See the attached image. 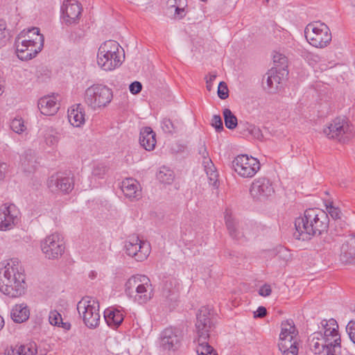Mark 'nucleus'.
Listing matches in <instances>:
<instances>
[{
	"mask_svg": "<svg viewBox=\"0 0 355 355\" xmlns=\"http://www.w3.org/2000/svg\"><path fill=\"white\" fill-rule=\"evenodd\" d=\"M329 220L324 211L318 209H308L303 217L295 219L296 231L294 237L298 240H309L311 236L320 235L327 230Z\"/></svg>",
	"mask_w": 355,
	"mask_h": 355,
	"instance_id": "f257e3e1",
	"label": "nucleus"
},
{
	"mask_svg": "<svg viewBox=\"0 0 355 355\" xmlns=\"http://www.w3.org/2000/svg\"><path fill=\"white\" fill-rule=\"evenodd\" d=\"M215 324L214 311L209 306H202L196 313L195 323L198 336L197 343L199 347L196 349L198 355H218L216 351L208 343L210 332L215 329Z\"/></svg>",
	"mask_w": 355,
	"mask_h": 355,
	"instance_id": "f03ea898",
	"label": "nucleus"
},
{
	"mask_svg": "<svg viewBox=\"0 0 355 355\" xmlns=\"http://www.w3.org/2000/svg\"><path fill=\"white\" fill-rule=\"evenodd\" d=\"M17 259L0 269V291L11 297L21 296L25 292V281L23 273L19 272Z\"/></svg>",
	"mask_w": 355,
	"mask_h": 355,
	"instance_id": "7ed1b4c3",
	"label": "nucleus"
},
{
	"mask_svg": "<svg viewBox=\"0 0 355 355\" xmlns=\"http://www.w3.org/2000/svg\"><path fill=\"white\" fill-rule=\"evenodd\" d=\"M26 35L28 38L23 39L26 34L21 32L15 42L17 55L21 60H29L35 58L44 46V38L43 35L40 33L38 28L28 29Z\"/></svg>",
	"mask_w": 355,
	"mask_h": 355,
	"instance_id": "20e7f679",
	"label": "nucleus"
},
{
	"mask_svg": "<svg viewBox=\"0 0 355 355\" xmlns=\"http://www.w3.org/2000/svg\"><path fill=\"white\" fill-rule=\"evenodd\" d=\"M125 295L139 304H146L153 297L152 285L145 275H133L125 284Z\"/></svg>",
	"mask_w": 355,
	"mask_h": 355,
	"instance_id": "39448f33",
	"label": "nucleus"
},
{
	"mask_svg": "<svg viewBox=\"0 0 355 355\" xmlns=\"http://www.w3.org/2000/svg\"><path fill=\"white\" fill-rule=\"evenodd\" d=\"M112 98V90L103 84H94L85 92V103L94 110L108 105Z\"/></svg>",
	"mask_w": 355,
	"mask_h": 355,
	"instance_id": "423d86ee",
	"label": "nucleus"
},
{
	"mask_svg": "<svg viewBox=\"0 0 355 355\" xmlns=\"http://www.w3.org/2000/svg\"><path fill=\"white\" fill-rule=\"evenodd\" d=\"M304 35L309 43L316 48H324L331 42L329 28L321 21L309 23L304 29Z\"/></svg>",
	"mask_w": 355,
	"mask_h": 355,
	"instance_id": "0eeeda50",
	"label": "nucleus"
},
{
	"mask_svg": "<svg viewBox=\"0 0 355 355\" xmlns=\"http://www.w3.org/2000/svg\"><path fill=\"white\" fill-rule=\"evenodd\" d=\"M77 310L84 324L89 329H95L100 323L99 303L90 297H85L77 304Z\"/></svg>",
	"mask_w": 355,
	"mask_h": 355,
	"instance_id": "6e6552de",
	"label": "nucleus"
},
{
	"mask_svg": "<svg viewBox=\"0 0 355 355\" xmlns=\"http://www.w3.org/2000/svg\"><path fill=\"white\" fill-rule=\"evenodd\" d=\"M225 222L229 235L234 240H240L243 237L247 238L253 234L252 223L239 220L233 216L231 210H225Z\"/></svg>",
	"mask_w": 355,
	"mask_h": 355,
	"instance_id": "1a4fd4ad",
	"label": "nucleus"
},
{
	"mask_svg": "<svg viewBox=\"0 0 355 355\" xmlns=\"http://www.w3.org/2000/svg\"><path fill=\"white\" fill-rule=\"evenodd\" d=\"M324 133L331 139H337L340 143H347L352 137V127L345 119L336 118L324 130Z\"/></svg>",
	"mask_w": 355,
	"mask_h": 355,
	"instance_id": "9d476101",
	"label": "nucleus"
},
{
	"mask_svg": "<svg viewBox=\"0 0 355 355\" xmlns=\"http://www.w3.org/2000/svg\"><path fill=\"white\" fill-rule=\"evenodd\" d=\"M41 249L45 257L49 259L60 258L65 249L62 236L59 233H53L47 236L41 242Z\"/></svg>",
	"mask_w": 355,
	"mask_h": 355,
	"instance_id": "9b49d317",
	"label": "nucleus"
},
{
	"mask_svg": "<svg viewBox=\"0 0 355 355\" xmlns=\"http://www.w3.org/2000/svg\"><path fill=\"white\" fill-rule=\"evenodd\" d=\"M150 243L141 240L137 235H131L125 241V253L137 261L145 260L150 254Z\"/></svg>",
	"mask_w": 355,
	"mask_h": 355,
	"instance_id": "f8f14e48",
	"label": "nucleus"
},
{
	"mask_svg": "<svg viewBox=\"0 0 355 355\" xmlns=\"http://www.w3.org/2000/svg\"><path fill=\"white\" fill-rule=\"evenodd\" d=\"M232 168L243 178L253 177L260 168V162L256 157H234Z\"/></svg>",
	"mask_w": 355,
	"mask_h": 355,
	"instance_id": "ddd939ff",
	"label": "nucleus"
},
{
	"mask_svg": "<svg viewBox=\"0 0 355 355\" xmlns=\"http://www.w3.org/2000/svg\"><path fill=\"white\" fill-rule=\"evenodd\" d=\"M73 176L71 171L53 173L47 180V186L52 192L69 193L73 190Z\"/></svg>",
	"mask_w": 355,
	"mask_h": 355,
	"instance_id": "4468645a",
	"label": "nucleus"
},
{
	"mask_svg": "<svg viewBox=\"0 0 355 355\" xmlns=\"http://www.w3.org/2000/svg\"><path fill=\"white\" fill-rule=\"evenodd\" d=\"M82 10V6L77 0H64L61 6L62 23L67 26L77 24Z\"/></svg>",
	"mask_w": 355,
	"mask_h": 355,
	"instance_id": "2eb2a0df",
	"label": "nucleus"
},
{
	"mask_svg": "<svg viewBox=\"0 0 355 355\" xmlns=\"http://www.w3.org/2000/svg\"><path fill=\"white\" fill-rule=\"evenodd\" d=\"M274 192L272 182L265 177L254 179L250 189V195L257 200H266Z\"/></svg>",
	"mask_w": 355,
	"mask_h": 355,
	"instance_id": "dca6fc26",
	"label": "nucleus"
},
{
	"mask_svg": "<svg viewBox=\"0 0 355 355\" xmlns=\"http://www.w3.org/2000/svg\"><path fill=\"white\" fill-rule=\"evenodd\" d=\"M282 329L279 334V349H288L290 345L297 343V335L298 331L293 320H286L282 322Z\"/></svg>",
	"mask_w": 355,
	"mask_h": 355,
	"instance_id": "f3484780",
	"label": "nucleus"
},
{
	"mask_svg": "<svg viewBox=\"0 0 355 355\" xmlns=\"http://www.w3.org/2000/svg\"><path fill=\"white\" fill-rule=\"evenodd\" d=\"M288 71L285 69H282V71L277 68H272L270 69L263 78L262 85L264 90L268 93H275L281 84L284 76H287Z\"/></svg>",
	"mask_w": 355,
	"mask_h": 355,
	"instance_id": "a211bd4d",
	"label": "nucleus"
},
{
	"mask_svg": "<svg viewBox=\"0 0 355 355\" xmlns=\"http://www.w3.org/2000/svg\"><path fill=\"white\" fill-rule=\"evenodd\" d=\"M320 336L322 331L314 332L309 338L310 349L318 355H338L339 352H333L331 343L325 340Z\"/></svg>",
	"mask_w": 355,
	"mask_h": 355,
	"instance_id": "6ab92c4d",
	"label": "nucleus"
},
{
	"mask_svg": "<svg viewBox=\"0 0 355 355\" xmlns=\"http://www.w3.org/2000/svg\"><path fill=\"white\" fill-rule=\"evenodd\" d=\"M180 333L177 329L166 328L161 334V345L164 349H177L180 347Z\"/></svg>",
	"mask_w": 355,
	"mask_h": 355,
	"instance_id": "aec40b11",
	"label": "nucleus"
},
{
	"mask_svg": "<svg viewBox=\"0 0 355 355\" xmlns=\"http://www.w3.org/2000/svg\"><path fill=\"white\" fill-rule=\"evenodd\" d=\"M121 188L124 196L131 201L138 200L142 197L141 185L134 178H129L123 180Z\"/></svg>",
	"mask_w": 355,
	"mask_h": 355,
	"instance_id": "412c9836",
	"label": "nucleus"
},
{
	"mask_svg": "<svg viewBox=\"0 0 355 355\" xmlns=\"http://www.w3.org/2000/svg\"><path fill=\"white\" fill-rule=\"evenodd\" d=\"M15 205H3L0 207V230H10L15 225L17 218Z\"/></svg>",
	"mask_w": 355,
	"mask_h": 355,
	"instance_id": "4be33fe9",
	"label": "nucleus"
},
{
	"mask_svg": "<svg viewBox=\"0 0 355 355\" xmlns=\"http://www.w3.org/2000/svg\"><path fill=\"white\" fill-rule=\"evenodd\" d=\"M340 259L345 263L355 262V236H349L340 248Z\"/></svg>",
	"mask_w": 355,
	"mask_h": 355,
	"instance_id": "5701e85b",
	"label": "nucleus"
},
{
	"mask_svg": "<svg viewBox=\"0 0 355 355\" xmlns=\"http://www.w3.org/2000/svg\"><path fill=\"white\" fill-rule=\"evenodd\" d=\"M38 108L40 112L46 116H52L57 113L59 107L54 96H47L38 101Z\"/></svg>",
	"mask_w": 355,
	"mask_h": 355,
	"instance_id": "b1692460",
	"label": "nucleus"
},
{
	"mask_svg": "<svg viewBox=\"0 0 355 355\" xmlns=\"http://www.w3.org/2000/svg\"><path fill=\"white\" fill-rule=\"evenodd\" d=\"M156 134L150 127H144L140 131L139 144L146 150L155 148L156 145Z\"/></svg>",
	"mask_w": 355,
	"mask_h": 355,
	"instance_id": "393cba45",
	"label": "nucleus"
},
{
	"mask_svg": "<svg viewBox=\"0 0 355 355\" xmlns=\"http://www.w3.org/2000/svg\"><path fill=\"white\" fill-rule=\"evenodd\" d=\"M322 328L323 333L320 336L325 340H327L328 338L329 342L331 343L333 352H340L341 339L338 330L329 326H322Z\"/></svg>",
	"mask_w": 355,
	"mask_h": 355,
	"instance_id": "a878e982",
	"label": "nucleus"
},
{
	"mask_svg": "<svg viewBox=\"0 0 355 355\" xmlns=\"http://www.w3.org/2000/svg\"><path fill=\"white\" fill-rule=\"evenodd\" d=\"M120 48H121V47L117 42L110 40L105 41L104 43H103L100 46L98 51V53H99V55H101V58H102V56L104 57V55H106L105 58H107L108 55H110V56H121L120 52H119ZM107 61V58H106L105 60V61H103L104 64L106 62V64H105V67L109 66Z\"/></svg>",
	"mask_w": 355,
	"mask_h": 355,
	"instance_id": "bb28decb",
	"label": "nucleus"
},
{
	"mask_svg": "<svg viewBox=\"0 0 355 355\" xmlns=\"http://www.w3.org/2000/svg\"><path fill=\"white\" fill-rule=\"evenodd\" d=\"M104 318L109 327L116 329L123 321V315L120 310L110 307L105 310Z\"/></svg>",
	"mask_w": 355,
	"mask_h": 355,
	"instance_id": "cd10ccee",
	"label": "nucleus"
},
{
	"mask_svg": "<svg viewBox=\"0 0 355 355\" xmlns=\"http://www.w3.org/2000/svg\"><path fill=\"white\" fill-rule=\"evenodd\" d=\"M10 315L15 322L22 323L28 319L30 311L26 304H16L12 309Z\"/></svg>",
	"mask_w": 355,
	"mask_h": 355,
	"instance_id": "c85d7f7f",
	"label": "nucleus"
},
{
	"mask_svg": "<svg viewBox=\"0 0 355 355\" xmlns=\"http://www.w3.org/2000/svg\"><path fill=\"white\" fill-rule=\"evenodd\" d=\"M202 164L205 171L209 178L210 185L216 187L218 185V173L216 168L211 159V157H203Z\"/></svg>",
	"mask_w": 355,
	"mask_h": 355,
	"instance_id": "c756f323",
	"label": "nucleus"
},
{
	"mask_svg": "<svg viewBox=\"0 0 355 355\" xmlns=\"http://www.w3.org/2000/svg\"><path fill=\"white\" fill-rule=\"evenodd\" d=\"M104 57H106V55H104ZM106 58H103V56H102L101 58L99 53L97 54V63L101 67V68H102L105 71H112L116 69V67H119L122 63L121 56L108 55L107 62L109 66L105 67V64H106V62L104 64L103 61H105Z\"/></svg>",
	"mask_w": 355,
	"mask_h": 355,
	"instance_id": "7c9ffc66",
	"label": "nucleus"
},
{
	"mask_svg": "<svg viewBox=\"0 0 355 355\" xmlns=\"http://www.w3.org/2000/svg\"><path fill=\"white\" fill-rule=\"evenodd\" d=\"M69 121L75 127H80L85 122V113L80 105H77L76 109H72L69 111Z\"/></svg>",
	"mask_w": 355,
	"mask_h": 355,
	"instance_id": "2f4dec72",
	"label": "nucleus"
},
{
	"mask_svg": "<svg viewBox=\"0 0 355 355\" xmlns=\"http://www.w3.org/2000/svg\"><path fill=\"white\" fill-rule=\"evenodd\" d=\"M156 176L161 183L165 184H172L175 178L174 172L166 166H162L159 168Z\"/></svg>",
	"mask_w": 355,
	"mask_h": 355,
	"instance_id": "473e14b6",
	"label": "nucleus"
},
{
	"mask_svg": "<svg viewBox=\"0 0 355 355\" xmlns=\"http://www.w3.org/2000/svg\"><path fill=\"white\" fill-rule=\"evenodd\" d=\"M177 284V280L173 278L166 280L164 284V295L166 298H169L170 300H173L176 297L178 293Z\"/></svg>",
	"mask_w": 355,
	"mask_h": 355,
	"instance_id": "72a5a7b5",
	"label": "nucleus"
},
{
	"mask_svg": "<svg viewBox=\"0 0 355 355\" xmlns=\"http://www.w3.org/2000/svg\"><path fill=\"white\" fill-rule=\"evenodd\" d=\"M35 352L36 349L31 345H16L7 349L5 355H33Z\"/></svg>",
	"mask_w": 355,
	"mask_h": 355,
	"instance_id": "f704fd0d",
	"label": "nucleus"
},
{
	"mask_svg": "<svg viewBox=\"0 0 355 355\" xmlns=\"http://www.w3.org/2000/svg\"><path fill=\"white\" fill-rule=\"evenodd\" d=\"M223 115L225 124L227 128L234 130L238 125V120L236 116L228 108H225L223 111Z\"/></svg>",
	"mask_w": 355,
	"mask_h": 355,
	"instance_id": "c9c22d12",
	"label": "nucleus"
},
{
	"mask_svg": "<svg viewBox=\"0 0 355 355\" xmlns=\"http://www.w3.org/2000/svg\"><path fill=\"white\" fill-rule=\"evenodd\" d=\"M35 157H22L20 159L21 168L26 173H32L35 169L37 163Z\"/></svg>",
	"mask_w": 355,
	"mask_h": 355,
	"instance_id": "e433bc0d",
	"label": "nucleus"
},
{
	"mask_svg": "<svg viewBox=\"0 0 355 355\" xmlns=\"http://www.w3.org/2000/svg\"><path fill=\"white\" fill-rule=\"evenodd\" d=\"M162 128L165 133L173 135L179 128V123L173 122L170 119L164 118L162 121Z\"/></svg>",
	"mask_w": 355,
	"mask_h": 355,
	"instance_id": "4c0bfd02",
	"label": "nucleus"
},
{
	"mask_svg": "<svg viewBox=\"0 0 355 355\" xmlns=\"http://www.w3.org/2000/svg\"><path fill=\"white\" fill-rule=\"evenodd\" d=\"M301 55L310 65L312 66L321 60V58L318 55L308 51H303Z\"/></svg>",
	"mask_w": 355,
	"mask_h": 355,
	"instance_id": "58836bf2",
	"label": "nucleus"
},
{
	"mask_svg": "<svg viewBox=\"0 0 355 355\" xmlns=\"http://www.w3.org/2000/svg\"><path fill=\"white\" fill-rule=\"evenodd\" d=\"M9 39V31L4 19H0V45H3Z\"/></svg>",
	"mask_w": 355,
	"mask_h": 355,
	"instance_id": "ea45409f",
	"label": "nucleus"
},
{
	"mask_svg": "<svg viewBox=\"0 0 355 355\" xmlns=\"http://www.w3.org/2000/svg\"><path fill=\"white\" fill-rule=\"evenodd\" d=\"M107 170L108 167L106 164L104 163H97L94 166L92 174L95 176L102 178Z\"/></svg>",
	"mask_w": 355,
	"mask_h": 355,
	"instance_id": "a19ab883",
	"label": "nucleus"
},
{
	"mask_svg": "<svg viewBox=\"0 0 355 355\" xmlns=\"http://www.w3.org/2000/svg\"><path fill=\"white\" fill-rule=\"evenodd\" d=\"M10 128L16 133L20 134L25 130L22 119H14L10 123Z\"/></svg>",
	"mask_w": 355,
	"mask_h": 355,
	"instance_id": "79ce46f5",
	"label": "nucleus"
},
{
	"mask_svg": "<svg viewBox=\"0 0 355 355\" xmlns=\"http://www.w3.org/2000/svg\"><path fill=\"white\" fill-rule=\"evenodd\" d=\"M218 96L225 100L229 97V89L227 84L224 81L219 83L217 90Z\"/></svg>",
	"mask_w": 355,
	"mask_h": 355,
	"instance_id": "37998d69",
	"label": "nucleus"
},
{
	"mask_svg": "<svg viewBox=\"0 0 355 355\" xmlns=\"http://www.w3.org/2000/svg\"><path fill=\"white\" fill-rule=\"evenodd\" d=\"M49 320L51 324L60 327L62 316L57 311H51L49 313Z\"/></svg>",
	"mask_w": 355,
	"mask_h": 355,
	"instance_id": "c03bdc74",
	"label": "nucleus"
},
{
	"mask_svg": "<svg viewBox=\"0 0 355 355\" xmlns=\"http://www.w3.org/2000/svg\"><path fill=\"white\" fill-rule=\"evenodd\" d=\"M211 125L215 128L216 131L218 132L223 130V121L220 115L215 114L211 119Z\"/></svg>",
	"mask_w": 355,
	"mask_h": 355,
	"instance_id": "a18cd8bd",
	"label": "nucleus"
},
{
	"mask_svg": "<svg viewBox=\"0 0 355 355\" xmlns=\"http://www.w3.org/2000/svg\"><path fill=\"white\" fill-rule=\"evenodd\" d=\"M290 257L291 254L286 248L284 247H279L277 250L275 257L277 259H282L283 261H286L289 259Z\"/></svg>",
	"mask_w": 355,
	"mask_h": 355,
	"instance_id": "49530a36",
	"label": "nucleus"
},
{
	"mask_svg": "<svg viewBox=\"0 0 355 355\" xmlns=\"http://www.w3.org/2000/svg\"><path fill=\"white\" fill-rule=\"evenodd\" d=\"M327 209L333 219L338 220L340 218L342 212L338 207H336L331 204L327 206Z\"/></svg>",
	"mask_w": 355,
	"mask_h": 355,
	"instance_id": "de8ad7c7",
	"label": "nucleus"
},
{
	"mask_svg": "<svg viewBox=\"0 0 355 355\" xmlns=\"http://www.w3.org/2000/svg\"><path fill=\"white\" fill-rule=\"evenodd\" d=\"M273 62L275 64H277V67H281L279 68L277 67V69H280L282 71V69H285V64L286 62V58L280 53H277L273 56Z\"/></svg>",
	"mask_w": 355,
	"mask_h": 355,
	"instance_id": "09e8293b",
	"label": "nucleus"
},
{
	"mask_svg": "<svg viewBox=\"0 0 355 355\" xmlns=\"http://www.w3.org/2000/svg\"><path fill=\"white\" fill-rule=\"evenodd\" d=\"M249 132L256 139L261 141L263 139V135L259 128L254 125H250Z\"/></svg>",
	"mask_w": 355,
	"mask_h": 355,
	"instance_id": "8fccbe9b",
	"label": "nucleus"
},
{
	"mask_svg": "<svg viewBox=\"0 0 355 355\" xmlns=\"http://www.w3.org/2000/svg\"><path fill=\"white\" fill-rule=\"evenodd\" d=\"M346 331L350 340L355 344V322L349 321L346 327Z\"/></svg>",
	"mask_w": 355,
	"mask_h": 355,
	"instance_id": "3c124183",
	"label": "nucleus"
},
{
	"mask_svg": "<svg viewBox=\"0 0 355 355\" xmlns=\"http://www.w3.org/2000/svg\"><path fill=\"white\" fill-rule=\"evenodd\" d=\"M282 352V355H297L298 354V347L297 344L290 345L286 350V349H279Z\"/></svg>",
	"mask_w": 355,
	"mask_h": 355,
	"instance_id": "603ef678",
	"label": "nucleus"
},
{
	"mask_svg": "<svg viewBox=\"0 0 355 355\" xmlns=\"http://www.w3.org/2000/svg\"><path fill=\"white\" fill-rule=\"evenodd\" d=\"M129 89L132 94H137L141 91L142 85L139 81H134L130 85Z\"/></svg>",
	"mask_w": 355,
	"mask_h": 355,
	"instance_id": "864d4df0",
	"label": "nucleus"
},
{
	"mask_svg": "<svg viewBox=\"0 0 355 355\" xmlns=\"http://www.w3.org/2000/svg\"><path fill=\"white\" fill-rule=\"evenodd\" d=\"M320 324H321V326H329L331 328L338 330V325L337 324V322L334 318H331L329 320H323L321 321Z\"/></svg>",
	"mask_w": 355,
	"mask_h": 355,
	"instance_id": "5fc2aeb1",
	"label": "nucleus"
},
{
	"mask_svg": "<svg viewBox=\"0 0 355 355\" xmlns=\"http://www.w3.org/2000/svg\"><path fill=\"white\" fill-rule=\"evenodd\" d=\"M271 288L268 284H264L259 290V294L263 297L269 296L271 293Z\"/></svg>",
	"mask_w": 355,
	"mask_h": 355,
	"instance_id": "6e6d98bb",
	"label": "nucleus"
},
{
	"mask_svg": "<svg viewBox=\"0 0 355 355\" xmlns=\"http://www.w3.org/2000/svg\"><path fill=\"white\" fill-rule=\"evenodd\" d=\"M216 73H209L208 76H206V87L208 91H211L212 89V82L216 79Z\"/></svg>",
	"mask_w": 355,
	"mask_h": 355,
	"instance_id": "4d7b16f0",
	"label": "nucleus"
},
{
	"mask_svg": "<svg viewBox=\"0 0 355 355\" xmlns=\"http://www.w3.org/2000/svg\"><path fill=\"white\" fill-rule=\"evenodd\" d=\"M267 314V310L264 306H259L257 310L254 313V318H263Z\"/></svg>",
	"mask_w": 355,
	"mask_h": 355,
	"instance_id": "13d9d810",
	"label": "nucleus"
},
{
	"mask_svg": "<svg viewBox=\"0 0 355 355\" xmlns=\"http://www.w3.org/2000/svg\"><path fill=\"white\" fill-rule=\"evenodd\" d=\"M171 6L175 7V14L178 16L180 18H182L184 16V7H181V5H172Z\"/></svg>",
	"mask_w": 355,
	"mask_h": 355,
	"instance_id": "bf43d9fd",
	"label": "nucleus"
},
{
	"mask_svg": "<svg viewBox=\"0 0 355 355\" xmlns=\"http://www.w3.org/2000/svg\"><path fill=\"white\" fill-rule=\"evenodd\" d=\"M7 165L4 162H0V180L4 178L5 171L6 170Z\"/></svg>",
	"mask_w": 355,
	"mask_h": 355,
	"instance_id": "052dcab7",
	"label": "nucleus"
},
{
	"mask_svg": "<svg viewBox=\"0 0 355 355\" xmlns=\"http://www.w3.org/2000/svg\"><path fill=\"white\" fill-rule=\"evenodd\" d=\"M198 154L200 155H205V154L208 155L207 148L204 144H200Z\"/></svg>",
	"mask_w": 355,
	"mask_h": 355,
	"instance_id": "680f3d73",
	"label": "nucleus"
},
{
	"mask_svg": "<svg viewBox=\"0 0 355 355\" xmlns=\"http://www.w3.org/2000/svg\"><path fill=\"white\" fill-rule=\"evenodd\" d=\"M60 327H62L65 330H69L71 329V324L69 322H64L62 320L60 322Z\"/></svg>",
	"mask_w": 355,
	"mask_h": 355,
	"instance_id": "e2e57ef3",
	"label": "nucleus"
},
{
	"mask_svg": "<svg viewBox=\"0 0 355 355\" xmlns=\"http://www.w3.org/2000/svg\"><path fill=\"white\" fill-rule=\"evenodd\" d=\"M4 326V320L3 318L0 315V330Z\"/></svg>",
	"mask_w": 355,
	"mask_h": 355,
	"instance_id": "0e129e2a",
	"label": "nucleus"
},
{
	"mask_svg": "<svg viewBox=\"0 0 355 355\" xmlns=\"http://www.w3.org/2000/svg\"><path fill=\"white\" fill-rule=\"evenodd\" d=\"M338 355H350L349 354H343L341 352V349H340V353H338Z\"/></svg>",
	"mask_w": 355,
	"mask_h": 355,
	"instance_id": "69168bd1",
	"label": "nucleus"
},
{
	"mask_svg": "<svg viewBox=\"0 0 355 355\" xmlns=\"http://www.w3.org/2000/svg\"><path fill=\"white\" fill-rule=\"evenodd\" d=\"M3 91L1 89V85L0 84V95L2 94Z\"/></svg>",
	"mask_w": 355,
	"mask_h": 355,
	"instance_id": "338daca9",
	"label": "nucleus"
},
{
	"mask_svg": "<svg viewBox=\"0 0 355 355\" xmlns=\"http://www.w3.org/2000/svg\"><path fill=\"white\" fill-rule=\"evenodd\" d=\"M336 235V236H340V235H341V234L338 232Z\"/></svg>",
	"mask_w": 355,
	"mask_h": 355,
	"instance_id": "774afa93",
	"label": "nucleus"
}]
</instances>
